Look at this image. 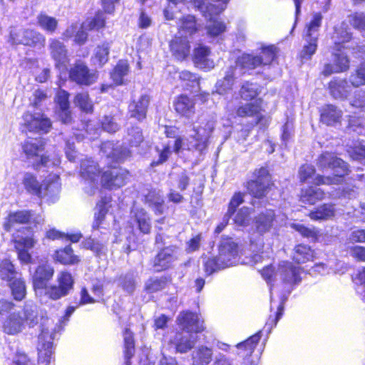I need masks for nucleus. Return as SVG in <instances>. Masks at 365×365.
<instances>
[{
    "label": "nucleus",
    "instance_id": "nucleus-11",
    "mask_svg": "<svg viewBox=\"0 0 365 365\" xmlns=\"http://www.w3.org/2000/svg\"><path fill=\"white\" fill-rule=\"evenodd\" d=\"M23 118L24 125L29 131L48 133L51 127L50 119L43 114H31L27 112L24 113Z\"/></svg>",
    "mask_w": 365,
    "mask_h": 365
},
{
    "label": "nucleus",
    "instance_id": "nucleus-50",
    "mask_svg": "<svg viewBox=\"0 0 365 365\" xmlns=\"http://www.w3.org/2000/svg\"><path fill=\"white\" fill-rule=\"evenodd\" d=\"M125 356L126 359H130L135 353L133 334L129 329H125L124 334Z\"/></svg>",
    "mask_w": 365,
    "mask_h": 365
},
{
    "label": "nucleus",
    "instance_id": "nucleus-31",
    "mask_svg": "<svg viewBox=\"0 0 365 365\" xmlns=\"http://www.w3.org/2000/svg\"><path fill=\"white\" fill-rule=\"evenodd\" d=\"M32 217L33 213L28 210H21L11 213L9 215L6 221L4 224V228L6 231L9 232L14 224L27 223L31 220Z\"/></svg>",
    "mask_w": 365,
    "mask_h": 365
},
{
    "label": "nucleus",
    "instance_id": "nucleus-51",
    "mask_svg": "<svg viewBox=\"0 0 365 365\" xmlns=\"http://www.w3.org/2000/svg\"><path fill=\"white\" fill-rule=\"evenodd\" d=\"M306 41L307 44H306L302 52H301V58L310 59L312 56L316 52L317 48V36H314V37H307Z\"/></svg>",
    "mask_w": 365,
    "mask_h": 365
},
{
    "label": "nucleus",
    "instance_id": "nucleus-19",
    "mask_svg": "<svg viewBox=\"0 0 365 365\" xmlns=\"http://www.w3.org/2000/svg\"><path fill=\"white\" fill-rule=\"evenodd\" d=\"M170 51L178 61L185 60L190 52V45L186 37L176 36L170 43Z\"/></svg>",
    "mask_w": 365,
    "mask_h": 365
},
{
    "label": "nucleus",
    "instance_id": "nucleus-2",
    "mask_svg": "<svg viewBox=\"0 0 365 365\" xmlns=\"http://www.w3.org/2000/svg\"><path fill=\"white\" fill-rule=\"evenodd\" d=\"M317 165L322 170L331 169L334 171L333 176H317L314 180L317 185L341 184L344 177L348 174L346 163L331 153L326 152L321 154L317 160Z\"/></svg>",
    "mask_w": 365,
    "mask_h": 365
},
{
    "label": "nucleus",
    "instance_id": "nucleus-26",
    "mask_svg": "<svg viewBox=\"0 0 365 365\" xmlns=\"http://www.w3.org/2000/svg\"><path fill=\"white\" fill-rule=\"evenodd\" d=\"M51 339V338L49 332L43 330L38 336V358L45 362L50 361L53 354Z\"/></svg>",
    "mask_w": 365,
    "mask_h": 365
},
{
    "label": "nucleus",
    "instance_id": "nucleus-10",
    "mask_svg": "<svg viewBox=\"0 0 365 365\" xmlns=\"http://www.w3.org/2000/svg\"><path fill=\"white\" fill-rule=\"evenodd\" d=\"M128 172L118 168H113L103 172L101 176L102 186L108 188H118L125 184Z\"/></svg>",
    "mask_w": 365,
    "mask_h": 365
},
{
    "label": "nucleus",
    "instance_id": "nucleus-18",
    "mask_svg": "<svg viewBox=\"0 0 365 365\" xmlns=\"http://www.w3.org/2000/svg\"><path fill=\"white\" fill-rule=\"evenodd\" d=\"M285 283L296 284L300 281L299 268L294 267L292 262H282L276 272Z\"/></svg>",
    "mask_w": 365,
    "mask_h": 365
},
{
    "label": "nucleus",
    "instance_id": "nucleus-39",
    "mask_svg": "<svg viewBox=\"0 0 365 365\" xmlns=\"http://www.w3.org/2000/svg\"><path fill=\"white\" fill-rule=\"evenodd\" d=\"M235 67L233 66H230V68H228L223 79L217 82V90L220 93H226L232 88L235 79Z\"/></svg>",
    "mask_w": 365,
    "mask_h": 365
},
{
    "label": "nucleus",
    "instance_id": "nucleus-49",
    "mask_svg": "<svg viewBox=\"0 0 365 365\" xmlns=\"http://www.w3.org/2000/svg\"><path fill=\"white\" fill-rule=\"evenodd\" d=\"M74 103L82 110L90 113L93 110V104L86 93H78L74 98Z\"/></svg>",
    "mask_w": 365,
    "mask_h": 365
},
{
    "label": "nucleus",
    "instance_id": "nucleus-8",
    "mask_svg": "<svg viewBox=\"0 0 365 365\" xmlns=\"http://www.w3.org/2000/svg\"><path fill=\"white\" fill-rule=\"evenodd\" d=\"M58 285L46 287L45 294L50 299L57 300L68 294L73 287V279L68 272H61L57 277Z\"/></svg>",
    "mask_w": 365,
    "mask_h": 365
},
{
    "label": "nucleus",
    "instance_id": "nucleus-25",
    "mask_svg": "<svg viewBox=\"0 0 365 365\" xmlns=\"http://www.w3.org/2000/svg\"><path fill=\"white\" fill-rule=\"evenodd\" d=\"M195 105V101L186 95H180L174 102L175 111L186 118H190L194 115Z\"/></svg>",
    "mask_w": 365,
    "mask_h": 365
},
{
    "label": "nucleus",
    "instance_id": "nucleus-57",
    "mask_svg": "<svg viewBox=\"0 0 365 365\" xmlns=\"http://www.w3.org/2000/svg\"><path fill=\"white\" fill-rule=\"evenodd\" d=\"M128 141L131 146H138L143 141L142 130L133 127L128 130Z\"/></svg>",
    "mask_w": 365,
    "mask_h": 365
},
{
    "label": "nucleus",
    "instance_id": "nucleus-35",
    "mask_svg": "<svg viewBox=\"0 0 365 365\" xmlns=\"http://www.w3.org/2000/svg\"><path fill=\"white\" fill-rule=\"evenodd\" d=\"M134 220L141 232L148 234L151 229L150 219L148 214L142 208L134 211Z\"/></svg>",
    "mask_w": 365,
    "mask_h": 365
},
{
    "label": "nucleus",
    "instance_id": "nucleus-16",
    "mask_svg": "<svg viewBox=\"0 0 365 365\" xmlns=\"http://www.w3.org/2000/svg\"><path fill=\"white\" fill-rule=\"evenodd\" d=\"M178 324L187 332H201L204 330L202 322L195 313L190 312H180L178 317Z\"/></svg>",
    "mask_w": 365,
    "mask_h": 365
},
{
    "label": "nucleus",
    "instance_id": "nucleus-23",
    "mask_svg": "<svg viewBox=\"0 0 365 365\" xmlns=\"http://www.w3.org/2000/svg\"><path fill=\"white\" fill-rule=\"evenodd\" d=\"M210 49L204 46H199L194 49L193 61L195 66L201 69H211L215 63L209 58Z\"/></svg>",
    "mask_w": 365,
    "mask_h": 365
},
{
    "label": "nucleus",
    "instance_id": "nucleus-21",
    "mask_svg": "<svg viewBox=\"0 0 365 365\" xmlns=\"http://www.w3.org/2000/svg\"><path fill=\"white\" fill-rule=\"evenodd\" d=\"M53 269L47 264L40 265L33 275V285L35 290L46 288L47 283L52 278Z\"/></svg>",
    "mask_w": 365,
    "mask_h": 365
},
{
    "label": "nucleus",
    "instance_id": "nucleus-62",
    "mask_svg": "<svg viewBox=\"0 0 365 365\" xmlns=\"http://www.w3.org/2000/svg\"><path fill=\"white\" fill-rule=\"evenodd\" d=\"M68 98L69 93L67 91L60 89L57 92L56 96V101L58 105L61 110H65L69 108Z\"/></svg>",
    "mask_w": 365,
    "mask_h": 365
},
{
    "label": "nucleus",
    "instance_id": "nucleus-28",
    "mask_svg": "<svg viewBox=\"0 0 365 365\" xmlns=\"http://www.w3.org/2000/svg\"><path fill=\"white\" fill-rule=\"evenodd\" d=\"M213 351L211 348L204 345L196 347L192 353L193 365H208L212 359Z\"/></svg>",
    "mask_w": 365,
    "mask_h": 365
},
{
    "label": "nucleus",
    "instance_id": "nucleus-44",
    "mask_svg": "<svg viewBox=\"0 0 365 365\" xmlns=\"http://www.w3.org/2000/svg\"><path fill=\"white\" fill-rule=\"evenodd\" d=\"M16 274L14 264L9 259L0 262V278L2 280L11 282L16 278Z\"/></svg>",
    "mask_w": 365,
    "mask_h": 365
},
{
    "label": "nucleus",
    "instance_id": "nucleus-60",
    "mask_svg": "<svg viewBox=\"0 0 365 365\" xmlns=\"http://www.w3.org/2000/svg\"><path fill=\"white\" fill-rule=\"evenodd\" d=\"M250 210L247 207L241 208L235 216V222L240 226H247L250 224Z\"/></svg>",
    "mask_w": 365,
    "mask_h": 365
},
{
    "label": "nucleus",
    "instance_id": "nucleus-42",
    "mask_svg": "<svg viewBox=\"0 0 365 365\" xmlns=\"http://www.w3.org/2000/svg\"><path fill=\"white\" fill-rule=\"evenodd\" d=\"M9 287L14 298L17 301L22 300L26 294L25 282L21 278H15L9 282Z\"/></svg>",
    "mask_w": 365,
    "mask_h": 365
},
{
    "label": "nucleus",
    "instance_id": "nucleus-53",
    "mask_svg": "<svg viewBox=\"0 0 365 365\" xmlns=\"http://www.w3.org/2000/svg\"><path fill=\"white\" fill-rule=\"evenodd\" d=\"M322 20V15L320 13L314 14L312 20L307 25V37H314V36L318 37V31L321 26Z\"/></svg>",
    "mask_w": 365,
    "mask_h": 365
},
{
    "label": "nucleus",
    "instance_id": "nucleus-59",
    "mask_svg": "<svg viewBox=\"0 0 365 365\" xmlns=\"http://www.w3.org/2000/svg\"><path fill=\"white\" fill-rule=\"evenodd\" d=\"M122 288L128 294H132L135 289V279L133 274L128 273L120 279Z\"/></svg>",
    "mask_w": 365,
    "mask_h": 365
},
{
    "label": "nucleus",
    "instance_id": "nucleus-47",
    "mask_svg": "<svg viewBox=\"0 0 365 365\" xmlns=\"http://www.w3.org/2000/svg\"><path fill=\"white\" fill-rule=\"evenodd\" d=\"M82 245L85 249L91 250L96 256L100 257L106 252V246L98 240L89 237L85 240Z\"/></svg>",
    "mask_w": 365,
    "mask_h": 365
},
{
    "label": "nucleus",
    "instance_id": "nucleus-38",
    "mask_svg": "<svg viewBox=\"0 0 365 365\" xmlns=\"http://www.w3.org/2000/svg\"><path fill=\"white\" fill-rule=\"evenodd\" d=\"M37 24L49 34H53L58 27V20L46 14H40L37 16Z\"/></svg>",
    "mask_w": 365,
    "mask_h": 365
},
{
    "label": "nucleus",
    "instance_id": "nucleus-56",
    "mask_svg": "<svg viewBox=\"0 0 365 365\" xmlns=\"http://www.w3.org/2000/svg\"><path fill=\"white\" fill-rule=\"evenodd\" d=\"M128 68L126 62L120 61L114 68L112 78L116 83H121L123 77L128 74Z\"/></svg>",
    "mask_w": 365,
    "mask_h": 365
},
{
    "label": "nucleus",
    "instance_id": "nucleus-24",
    "mask_svg": "<svg viewBox=\"0 0 365 365\" xmlns=\"http://www.w3.org/2000/svg\"><path fill=\"white\" fill-rule=\"evenodd\" d=\"M144 201L152 208L155 215H162L165 211V201L159 190H150L144 195Z\"/></svg>",
    "mask_w": 365,
    "mask_h": 365
},
{
    "label": "nucleus",
    "instance_id": "nucleus-63",
    "mask_svg": "<svg viewBox=\"0 0 365 365\" xmlns=\"http://www.w3.org/2000/svg\"><path fill=\"white\" fill-rule=\"evenodd\" d=\"M350 23L359 30H365V14L355 13L350 16Z\"/></svg>",
    "mask_w": 365,
    "mask_h": 365
},
{
    "label": "nucleus",
    "instance_id": "nucleus-22",
    "mask_svg": "<svg viewBox=\"0 0 365 365\" xmlns=\"http://www.w3.org/2000/svg\"><path fill=\"white\" fill-rule=\"evenodd\" d=\"M150 98L147 94H143L137 100H133L128 106V112L130 117L138 120L144 119L150 104Z\"/></svg>",
    "mask_w": 365,
    "mask_h": 365
},
{
    "label": "nucleus",
    "instance_id": "nucleus-17",
    "mask_svg": "<svg viewBox=\"0 0 365 365\" xmlns=\"http://www.w3.org/2000/svg\"><path fill=\"white\" fill-rule=\"evenodd\" d=\"M177 259V248L167 247L163 249L155 257L153 267L157 272L168 269Z\"/></svg>",
    "mask_w": 365,
    "mask_h": 365
},
{
    "label": "nucleus",
    "instance_id": "nucleus-46",
    "mask_svg": "<svg viewBox=\"0 0 365 365\" xmlns=\"http://www.w3.org/2000/svg\"><path fill=\"white\" fill-rule=\"evenodd\" d=\"M236 63L245 69H254L262 65V59L259 56L243 54L237 58Z\"/></svg>",
    "mask_w": 365,
    "mask_h": 365
},
{
    "label": "nucleus",
    "instance_id": "nucleus-48",
    "mask_svg": "<svg viewBox=\"0 0 365 365\" xmlns=\"http://www.w3.org/2000/svg\"><path fill=\"white\" fill-rule=\"evenodd\" d=\"M240 94L245 101L252 100L259 94V87L257 84L246 82L242 86Z\"/></svg>",
    "mask_w": 365,
    "mask_h": 365
},
{
    "label": "nucleus",
    "instance_id": "nucleus-40",
    "mask_svg": "<svg viewBox=\"0 0 365 365\" xmlns=\"http://www.w3.org/2000/svg\"><path fill=\"white\" fill-rule=\"evenodd\" d=\"M110 48V43L104 42L98 45L94 51L93 61L95 64L103 66L108 61Z\"/></svg>",
    "mask_w": 365,
    "mask_h": 365
},
{
    "label": "nucleus",
    "instance_id": "nucleus-34",
    "mask_svg": "<svg viewBox=\"0 0 365 365\" xmlns=\"http://www.w3.org/2000/svg\"><path fill=\"white\" fill-rule=\"evenodd\" d=\"M314 257V250L307 245H298L294 248L293 259L298 264L312 260Z\"/></svg>",
    "mask_w": 365,
    "mask_h": 365
},
{
    "label": "nucleus",
    "instance_id": "nucleus-52",
    "mask_svg": "<svg viewBox=\"0 0 365 365\" xmlns=\"http://www.w3.org/2000/svg\"><path fill=\"white\" fill-rule=\"evenodd\" d=\"M349 81L354 87L365 85V62L361 63L349 76Z\"/></svg>",
    "mask_w": 365,
    "mask_h": 365
},
{
    "label": "nucleus",
    "instance_id": "nucleus-32",
    "mask_svg": "<svg viewBox=\"0 0 365 365\" xmlns=\"http://www.w3.org/2000/svg\"><path fill=\"white\" fill-rule=\"evenodd\" d=\"M274 219L273 210H267L265 212L259 214L255 220V226L257 231L260 233L267 232L272 226Z\"/></svg>",
    "mask_w": 365,
    "mask_h": 365
},
{
    "label": "nucleus",
    "instance_id": "nucleus-9",
    "mask_svg": "<svg viewBox=\"0 0 365 365\" xmlns=\"http://www.w3.org/2000/svg\"><path fill=\"white\" fill-rule=\"evenodd\" d=\"M10 36L13 43L29 46H43L46 41V38L42 34L33 29L11 31Z\"/></svg>",
    "mask_w": 365,
    "mask_h": 365
},
{
    "label": "nucleus",
    "instance_id": "nucleus-14",
    "mask_svg": "<svg viewBox=\"0 0 365 365\" xmlns=\"http://www.w3.org/2000/svg\"><path fill=\"white\" fill-rule=\"evenodd\" d=\"M333 63H327L324 66L322 74L329 76L333 73L346 71L349 68V60L344 53H334L331 54Z\"/></svg>",
    "mask_w": 365,
    "mask_h": 365
},
{
    "label": "nucleus",
    "instance_id": "nucleus-45",
    "mask_svg": "<svg viewBox=\"0 0 365 365\" xmlns=\"http://www.w3.org/2000/svg\"><path fill=\"white\" fill-rule=\"evenodd\" d=\"M23 184L26 190L33 194L41 196L42 195V185L31 173H26L24 176Z\"/></svg>",
    "mask_w": 365,
    "mask_h": 365
},
{
    "label": "nucleus",
    "instance_id": "nucleus-6",
    "mask_svg": "<svg viewBox=\"0 0 365 365\" xmlns=\"http://www.w3.org/2000/svg\"><path fill=\"white\" fill-rule=\"evenodd\" d=\"M255 180L247 182L248 192L255 198H262L269 192L271 186V177L264 168L256 170L254 173Z\"/></svg>",
    "mask_w": 365,
    "mask_h": 365
},
{
    "label": "nucleus",
    "instance_id": "nucleus-37",
    "mask_svg": "<svg viewBox=\"0 0 365 365\" xmlns=\"http://www.w3.org/2000/svg\"><path fill=\"white\" fill-rule=\"evenodd\" d=\"M44 143L41 139H30L25 142L23 149L28 158L38 156L43 151Z\"/></svg>",
    "mask_w": 365,
    "mask_h": 365
},
{
    "label": "nucleus",
    "instance_id": "nucleus-12",
    "mask_svg": "<svg viewBox=\"0 0 365 365\" xmlns=\"http://www.w3.org/2000/svg\"><path fill=\"white\" fill-rule=\"evenodd\" d=\"M261 103L262 101L259 99L253 103H245L237 108V115L242 118L255 116L257 119L255 124L267 126L269 123V119L261 114Z\"/></svg>",
    "mask_w": 365,
    "mask_h": 365
},
{
    "label": "nucleus",
    "instance_id": "nucleus-29",
    "mask_svg": "<svg viewBox=\"0 0 365 365\" xmlns=\"http://www.w3.org/2000/svg\"><path fill=\"white\" fill-rule=\"evenodd\" d=\"M329 88L331 95L336 99H345L350 93V86L345 79L331 81Z\"/></svg>",
    "mask_w": 365,
    "mask_h": 365
},
{
    "label": "nucleus",
    "instance_id": "nucleus-33",
    "mask_svg": "<svg viewBox=\"0 0 365 365\" xmlns=\"http://www.w3.org/2000/svg\"><path fill=\"white\" fill-rule=\"evenodd\" d=\"M178 27V35L182 36L184 34L192 35L198 30L195 18L191 15H187L180 19Z\"/></svg>",
    "mask_w": 365,
    "mask_h": 365
},
{
    "label": "nucleus",
    "instance_id": "nucleus-64",
    "mask_svg": "<svg viewBox=\"0 0 365 365\" xmlns=\"http://www.w3.org/2000/svg\"><path fill=\"white\" fill-rule=\"evenodd\" d=\"M102 127L108 133H115L119 128V126L118 123L115 122L114 118L110 116H105L103 118L102 120Z\"/></svg>",
    "mask_w": 365,
    "mask_h": 365
},
{
    "label": "nucleus",
    "instance_id": "nucleus-1",
    "mask_svg": "<svg viewBox=\"0 0 365 365\" xmlns=\"http://www.w3.org/2000/svg\"><path fill=\"white\" fill-rule=\"evenodd\" d=\"M239 253L238 244L231 237H222L219 245V255L204 261L205 271L207 274L232 266Z\"/></svg>",
    "mask_w": 365,
    "mask_h": 365
},
{
    "label": "nucleus",
    "instance_id": "nucleus-30",
    "mask_svg": "<svg viewBox=\"0 0 365 365\" xmlns=\"http://www.w3.org/2000/svg\"><path fill=\"white\" fill-rule=\"evenodd\" d=\"M324 192L316 186H311L302 189L300 195V200L302 203L314 205L317 202L324 198Z\"/></svg>",
    "mask_w": 365,
    "mask_h": 365
},
{
    "label": "nucleus",
    "instance_id": "nucleus-27",
    "mask_svg": "<svg viewBox=\"0 0 365 365\" xmlns=\"http://www.w3.org/2000/svg\"><path fill=\"white\" fill-rule=\"evenodd\" d=\"M81 175L87 181H91L93 185L98 181L99 177V168L98 164L91 159H86L81 164Z\"/></svg>",
    "mask_w": 365,
    "mask_h": 365
},
{
    "label": "nucleus",
    "instance_id": "nucleus-58",
    "mask_svg": "<svg viewBox=\"0 0 365 365\" xmlns=\"http://www.w3.org/2000/svg\"><path fill=\"white\" fill-rule=\"evenodd\" d=\"M261 53L259 57L262 59V65L269 64L276 56L277 48L274 46L262 47Z\"/></svg>",
    "mask_w": 365,
    "mask_h": 365
},
{
    "label": "nucleus",
    "instance_id": "nucleus-54",
    "mask_svg": "<svg viewBox=\"0 0 365 365\" xmlns=\"http://www.w3.org/2000/svg\"><path fill=\"white\" fill-rule=\"evenodd\" d=\"M166 285V280L164 278H150L145 285V289L148 293H154L163 289Z\"/></svg>",
    "mask_w": 365,
    "mask_h": 365
},
{
    "label": "nucleus",
    "instance_id": "nucleus-5",
    "mask_svg": "<svg viewBox=\"0 0 365 365\" xmlns=\"http://www.w3.org/2000/svg\"><path fill=\"white\" fill-rule=\"evenodd\" d=\"M195 6L202 12L205 18L210 21L207 26L208 35L217 36L225 31V25L217 19V16L224 10V7L211 3L202 2L200 0L195 1Z\"/></svg>",
    "mask_w": 365,
    "mask_h": 365
},
{
    "label": "nucleus",
    "instance_id": "nucleus-43",
    "mask_svg": "<svg viewBox=\"0 0 365 365\" xmlns=\"http://www.w3.org/2000/svg\"><path fill=\"white\" fill-rule=\"evenodd\" d=\"M171 342L175 345L176 351L180 353H185L194 346V342L183 336L181 333H177Z\"/></svg>",
    "mask_w": 365,
    "mask_h": 365
},
{
    "label": "nucleus",
    "instance_id": "nucleus-7",
    "mask_svg": "<svg viewBox=\"0 0 365 365\" xmlns=\"http://www.w3.org/2000/svg\"><path fill=\"white\" fill-rule=\"evenodd\" d=\"M71 80L78 85L90 86L98 78V73L88 68L86 63L81 60L76 61L69 71Z\"/></svg>",
    "mask_w": 365,
    "mask_h": 365
},
{
    "label": "nucleus",
    "instance_id": "nucleus-4",
    "mask_svg": "<svg viewBox=\"0 0 365 365\" xmlns=\"http://www.w3.org/2000/svg\"><path fill=\"white\" fill-rule=\"evenodd\" d=\"M215 122L212 118H199L193 125L189 134V150L202 151L207 147V142L214 130Z\"/></svg>",
    "mask_w": 365,
    "mask_h": 365
},
{
    "label": "nucleus",
    "instance_id": "nucleus-41",
    "mask_svg": "<svg viewBox=\"0 0 365 365\" xmlns=\"http://www.w3.org/2000/svg\"><path fill=\"white\" fill-rule=\"evenodd\" d=\"M56 259L64 264H74L79 262L78 256L73 255V250L70 246L56 251Z\"/></svg>",
    "mask_w": 365,
    "mask_h": 365
},
{
    "label": "nucleus",
    "instance_id": "nucleus-61",
    "mask_svg": "<svg viewBox=\"0 0 365 365\" xmlns=\"http://www.w3.org/2000/svg\"><path fill=\"white\" fill-rule=\"evenodd\" d=\"M351 106L365 110V90H359L354 93L350 101Z\"/></svg>",
    "mask_w": 365,
    "mask_h": 365
},
{
    "label": "nucleus",
    "instance_id": "nucleus-20",
    "mask_svg": "<svg viewBox=\"0 0 365 365\" xmlns=\"http://www.w3.org/2000/svg\"><path fill=\"white\" fill-rule=\"evenodd\" d=\"M342 115L343 111L331 104L325 105L320 110L321 122L329 126L340 124Z\"/></svg>",
    "mask_w": 365,
    "mask_h": 365
},
{
    "label": "nucleus",
    "instance_id": "nucleus-15",
    "mask_svg": "<svg viewBox=\"0 0 365 365\" xmlns=\"http://www.w3.org/2000/svg\"><path fill=\"white\" fill-rule=\"evenodd\" d=\"M101 151L107 158H112L117 162L123 161L130 157L131 155L130 150L124 145L110 141L103 143L101 145Z\"/></svg>",
    "mask_w": 365,
    "mask_h": 365
},
{
    "label": "nucleus",
    "instance_id": "nucleus-3",
    "mask_svg": "<svg viewBox=\"0 0 365 365\" xmlns=\"http://www.w3.org/2000/svg\"><path fill=\"white\" fill-rule=\"evenodd\" d=\"M38 323L37 309L35 306L25 305L21 311L9 314L3 322V331L14 335L22 331L25 325L34 327Z\"/></svg>",
    "mask_w": 365,
    "mask_h": 365
},
{
    "label": "nucleus",
    "instance_id": "nucleus-13",
    "mask_svg": "<svg viewBox=\"0 0 365 365\" xmlns=\"http://www.w3.org/2000/svg\"><path fill=\"white\" fill-rule=\"evenodd\" d=\"M48 48L51 58L55 61L56 67H65L69 61L66 46L59 39L52 38L49 39Z\"/></svg>",
    "mask_w": 365,
    "mask_h": 365
},
{
    "label": "nucleus",
    "instance_id": "nucleus-55",
    "mask_svg": "<svg viewBox=\"0 0 365 365\" xmlns=\"http://www.w3.org/2000/svg\"><path fill=\"white\" fill-rule=\"evenodd\" d=\"M292 227L303 237L316 241L319 236V231L315 227H307L301 224H294Z\"/></svg>",
    "mask_w": 365,
    "mask_h": 365
},
{
    "label": "nucleus",
    "instance_id": "nucleus-36",
    "mask_svg": "<svg viewBox=\"0 0 365 365\" xmlns=\"http://www.w3.org/2000/svg\"><path fill=\"white\" fill-rule=\"evenodd\" d=\"M335 214V208L332 204H324L318 207L316 210L309 213L312 220H328L333 217Z\"/></svg>",
    "mask_w": 365,
    "mask_h": 365
}]
</instances>
